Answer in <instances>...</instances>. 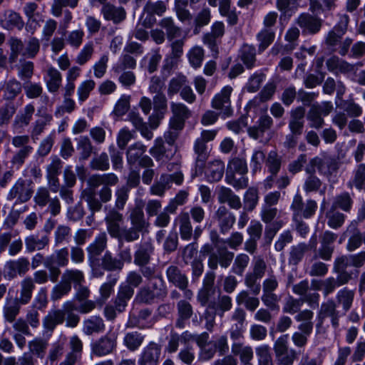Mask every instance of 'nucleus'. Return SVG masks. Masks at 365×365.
<instances>
[{"mask_svg": "<svg viewBox=\"0 0 365 365\" xmlns=\"http://www.w3.org/2000/svg\"><path fill=\"white\" fill-rule=\"evenodd\" d=\"M179 319L176 322V326L180 329L184 328V321L188 319L192 313V307L189 302L181 300L178 304Z\"/></svg>", "mask_w": 365, "mask_h": 365, "instance_id": "a19ab883", "label": "nucleus"}, {"mask_svg": "<svg viewBox=\"0 0 365 365\" xmlns=\"http://www.w3.org/2000/svg\"><path fill=\"white\" fill-rule=\"evenodd\" d=\"M187 56L190 65L195 68H199L204 58V50L200 46H194L187 53Z\"/></svg>", "mask_w": 365, "mask_h": 365, "instance_id": "4d7b16f0", "label": "nucleus"}, {"mask_svg": "<svg viewBox=\"0 0 365 365\" xmlns=\"http://www.w3.org/2000/svg\"><path fill=\"white\" fill-rule=\"evenodd\" d=\"M16 109L17 106L13 101L7 102L0 107V126L9 123Z\"/></svg>", "mask_w": 365, "mask_h": 365, "instance_id": "de8ad7c7", "label": "nucleus"}, {"mask_svg": "<svg viewBox=\"0 0 365 365\" xmlns=\"http://www.w3.org/2000/svg\"><path fill=\"white\" fill-rule=\"evenodd\" d=\"M177 130L171 129L165 133L164 142L162 138L155 140L154 145L150 149V155L161 164L170 162L167 168L169 171L177 169L180 164V156L174 145L178 137Z\"/></svg>", "mask_w": 365, "mask_h": 365, "instance_id": "f257e3e1", "label": "nucleus"}, {"mask_svg": "<svg viewBox=\"0 0 365 365\" xmlns=\"http://www.w3.org/2000/svg\"><path fill=\"white\" fill-rule=\"evenodd\" d=\"M327 317L330 318L333 327H338L340 314L336 310V304L332 299H329L321 304L320 309L317 317L318 321L317 326H322L324 319Z\"/></svg>", "mask_w": 365, "mask_h": 365, "instance_id": "1a4fd4ad", "label": "nucleus"}, {"mask_svg": "<svg viewBox=\"0 0 365 365\" xmlns=\"http://www.w3.org/2000/svg\"><path fill=\"white\" fill-rule=\"evenodd\" d=\"M48 243L49 238L47 235L39 237L38 235H31L25 238V246L28 252L43 250Z\"/></svg>", "mask_w": 365, "mask_h": 365, "instance_id": "b1692460", "label": "nucleus"}, {"mask_svg": "<svg viewBox=\"0 0 365 365\" xmlns=\"http://www.w3.org/2000/svg\"><path fill=\"white\" fill-rule=\"evenodd\" d=\"M114 347V339L112 334L101 338L93 346V352L98 356H104L110 353Z\"/></svg>", "mask_w": 365, "mask_h": 365, "instance_id": "4be33fe9", "label": "nucleus"}, {"mask_svg": "<svg viewBox=\"0 0 365 365\" xmlns=\"http://www.w3.org/2000/svg\"><path fill=\"white\" fill-rule=\"evenodd\" d=\"M21 83L16 79H11L6 82L3 86L1 91L3 92V98L12 101L19 94L21 93Z\"/></svg>", "mask_w": 365, "mask_h": 365, "instance_id": "cd10ccee", "label": "nucleus"}, {"mask_svg": "<svg viewBox=\"0 0 365 365\" xmlns=\"http://www.w3.org/2000/svg\"><path fill=\"white\" fill-rule=\"evenodd\" d=\"M106 234L101 233L87 247L88 258L91 267H93L98 262V257L106 248Z\"/></svg>", "mask_w": 365, "mask_h": 365, "instance_id": "ddd939ff", "label": "nucleus"}, {"mask_svg": "<svg viewBox=\"0 0 365 365\" xmlns=\"http://www.w3.org/2000/svg\"><path fill=\"white\" fill-rule=\"evenodd\" d=\"M259 201V192L257 187H250L243 196L244 209L247 211L253 210Z\"/></svg>", "mask_w": 365, "mask_h": 365, "instance_id": "2f4dec72", "label": "nucleus"}, {"mask_svg": "<svg viewBox=\"0 0 365 365\" xmlns=\"http://www.w3.org/2000/svg\"><path fill=\"white\" fill-rule=\"evenodd\" d=\"M30 269V262L28 258L22 257L17 259L6 262L4 268V277L12 280L18 275H25Z\"/></svg>", "mask_w": 365, "mask_h": 365, "instance_id": "423d86ee", "label": "nucleus"}, {"mask_svg": "<svg viewBox=\"0 0 365 365\" xmlns=\"http://www.w3.org/2000/svg\"><path fill=\"white\" fill-rule=\"evenodd\" d=\"M214 280L215 275L212 273L207 274L204 278L203 286L197 295V299L202 306L215 301V295L219 294V292L214 287Z\"/></svg>", "mask_w": 365, "mask_h": 365, "instance_id": "f8f14e48", "label": "nucleus"}, {"mask_svg": "<svg viewBox=\"0 0 365 365\" xmlns=\"http://www.w3.org/2000/svg\"><path fill=\"white\" fill-rule=\"evenodd\" d=\"M160 26L166 30L168 38L170 40L175 37L180 36V29L175 26L173 24V20L170 18H165L162 19Z\"/></svg>", "mask_w": 365, "mask_h": 365, "instance_id": "69168bd1", "label": "nucleus"}, {"mask_svg": "<svg viewBox=\"0 0 365 365\" xmlns=\"http://www.w3.org/2000/svg\"><path fill=\"white\" fill-rule=\"evenodd\" d=\"M257 127H250L248 130L250 135L254 139H258L272 124V119L269 115H262L259 119Z\"/></svg>", "mask_w": 365, "mask_h": 365, "instance_id": "72a5a7b5", "label": "nucleus"}, {"mask_svg": "<svg viewBox=\"0 0 365 365\" xmlns=\"http://www.w3.org/2000/svg\"><path fill=\"white\" fill-rule=\"evenodd\" d=\"M63 323V315L61 309L48 312L43 319V326L47 331L53 332L56 326Z\"/></svg>", "mask_w": 365, "mask_h": 365, "instance_id": "6ab92c4d", "label": "nucleus"}, {"mask_svg": "<svg viewBox=\"0 0 365 365\" xmlns=\"http://www.w3.org/2000/svg\"><path fill=\"white\" fill-rule=\"evenodd\" d=\"M104 329V324L103 319L96 316L83 322V332L86 335H91L93 333H98Z\"/></svg>", "mask_w": 365, "mask_h": 365, "instance_id": "7c9ffc66", "label": "nucleus"}, {"mask_svg": "<svg viewBox=\"0 0 365 365\" xmlns=\"http://www.w3.org/2000/svg\"><path fill=\"white\" fill-rule=\"evenodd\" d=\"M275 36V31L274 28H263L257 36V41H259V50L263 51L265 50L274 41Z\"/></svg>", "mask_w": 365, "mask_h": 365, "instance_id": "c9c22d12", "label": "nucleus"}, {"mask_svg": "<svg viewBox=\"0 0 365 365\" xmlns=\"http://www.w3.org/2000/svg\"><path fill=\"white\" fill-rule=\"evenodd\" d=\"M24 26V22L19 14L13 11H8V14L6 15L5 18L4 28L8 30L14 29L21 30Z\"/></svg>", "mask_w": 365, "mask_h": 365, "instance_id": "79ce46f5", "label": "nucleus"}, {"mask_svg": "<svg viewBox=\"0 0 365 365\" xmlns=\"http://www.w3.org/2000/svg\"><path fill=\"white\" fill-rule=\"evenodd\" d=\"M232 306L231 298L226 295L220 296L218 294L217 301L210 302L205 312L207 329L211 331L213 328L216 315L222 317L225 312L232 308Z\"/></svg>", "mask_w": 365, "mask_h": 365, "instance_id": "7ed1b4c3", "label": "nucleus"}, {"mask_svg": "<svg viewBox=\"0 0 365 365\" xmlns=\"http://www.w3.org/2000/svg\"><path fill=\"white\" fill-rule=\"evenodd\" d=\"M232 352L235 355H239L242 363L244 365L250 361L253 358V351L250 346H244L240 344L235 343L232 346Z\"/></svg>", "mask_w": 365, "mask_h": 365, "instance_id": "09e8293b", "label": "nucleus"}, {"mask_svg": "<svg viewBox=\"0 0 365 365\" xmlns=\"http://www.w3.org/2000/svg\"><path fill=\"white\" fill-rule=\"evenodd\" d=\"M169 174H162L160 179L150 187V192L153 195L163 196L165 192L170 187Z\"/></svg>", "mask_w": 365, "mask_h": 365, "instance_id": "f704fd0d", "label": "nucleus"}, {"mask_svg": "<svg viewBox=\"0 0 365 365\" xmlns=\"http://www.w3.org/2000/svg\"><path fill=\"white\" fill-rule=\"evenodd\" d=\"M226 182L237 189H242L248 185V178L246 174L237 175L226 174L225 176Z\"/></svg>", "mask_w": 365, "mask_h": 365, "instance_id": "e2e57ef3", "label": "nucleus"}, {"mask_svg": "<svg viewBox=\"0 0 365 365\" xmlns=\"http://www.w3.org/2000/svg\"><path fill=\"white\" fill-rule=\"evenodd\" d=\"M240 58L247 68L254 66L255 61V48L252 46L244 45L240 50Z\"/></svg>", "mask_w": 365, "mask_h": 365, "instance_id": "3c124183", "label": "nucleus"}, {"mask_svg": "<svg viewBox=\"0 0 365 365\" xmlns=\"http://www.w3.org/2000/svg\"><path fill=\"white\" fill-rule=\"evenodd\" d=\"M265 267L266 265L262 259H255L253 262L252 272H250L246 275V285L252 289L255 294H259L260 291V285L259 283H257V281L263 277Z\"/></svg>", "mask_w": 365, "mask_h": 365, "instance_id": "9b49d317", "label": "nucleus"}, {"mask_svg": "<svg viewBox=\"0 0 365 365\" xmlns=\"http://www.w3.org/2000/svg\"><path fill=\"white\" fill-rule=\"evenodd\" d=\"M61 279L72 289L85 282V277L82 271L79 269H66L61 274Z\"/></svg>", "mask_w": 365, "mask_h": 365, "instance_id": "412c9836", "label": "nucleus"}, {"mask_svg": "<svg viewBox=\"0 0 365 365\" xmlns=\"http://www.w3.org/2000/svg\"><path fill=\"white\" fill-rule=\"evenodd\" d=\"M364 262L365 251H362L355 255H349L338 257L334 262V269L336 272H342L349 266L360 267ZM339 277L340 279H343L341 284L346 283L349 278V277L344 273H341Z\"/></svg>", "mask_w": 365, "mask_h": 365, "instance_id": "20e7f679", "label": "nucleus"}, {"mask_svg": "<svg viewBox=\"0 0 365 365\" xmlns=\"http://www.w3.org/2000/svg\"><path fill=\"white\" fill-rule=\"evenodd\" d=\"M69 264V252L67 247L56 250L53 254L46 257L44 267L50 272V279L57 282L61 271L60 267H64Z\"/></svg>", "mask_w": 365, "mask_h": 365, "instance_id": "f03ea898", "label": "nucleus"}, {"mask_svg": "<svg viewBox=\"0 0 365 365\" xmlns=\"http://www.w3.org/2000/svg\"><path fill=\"white\" fill-rule=\"evenodd\" d=\"M36 286L32 277L27 276L20 282V296L19 297L22 304H28L32 298L33 292Z\"/></svg>", "mask_w": 365, "mask_h": 365, "instance_id": "393cba45", "label": "nucleus"}, {"mask_svg": "<svg viewBox=\"0 0 365 365\" xmlns=\"http://www.w3.org/2000/svg\"><path fill=\"white\" fill-rule=\"evenodd\" d=\"M183 40L179 39L174 41L172 43V54L170 58H167L165 59V64L164 66V69L171 68L176 63L177 60L180 58L183 53Z\"/></svg>", "mask_w": 365, "mask_h": 365, "instance_id": "e433bc0d", "label": "nucleus"}, {"mask_svg": "<svg viewBox=\"0 0 365 365\" xmlns=\"http://www.w3.org/2000/svg\"><path fill=\"white\" fill-rule=\"evenodd\" d=\"M365 181V165L359 164L356 166L354 171V178L352 180V185L356 188L361 190L364 187Z\"/></svg>", "mask_w": 365, "mask_h": 365, "instance_id": "774afa93", "label": "nucleus"}, {"mask_svg": "<svg viewBox=\"0 0 365 365\" xmlns=\"http://www.w3.org/2000/svg\"><path fill=\"white\" fill-rule=\"evenodd\" d=\"M309 288V283L307 280L301 281L299 284H295L292 290L293 292L299 295L303 296L304 299L311 304L312 302H315L318 304L319 294L318 293H313L312 294H307V292Z\"/></svg>", "mask_w": 365, "mask_h": 365, "instance_id": "473e14b6", "label": "nucleus"}, {"mask_svg": "<svg viewBox=\"0 0 365 365\" xmlns=\"http://www.w3.org/2000/svg\"><path fill=\"white\" fill-rule=\"evenodd\" d=\"M167 277L168 281L173 284L175 287L182 290H185L187 286V278L185 274L181 273L179 269L175 266H170L168 268Z\"/></svg>", "mask_w": 365, "mask_h": 365, "instance_id": "aec40b11", "label": "nucleus"}, {"mask_svg": "<svg viewBox=\"0 0 365 365\" xmlns=\"http://www.w3.org/2000/svg\"><path fill=\"white\" fill-rule=\"evenodd\" d=\"M69 346L71 351L67 355L73 358L76 357V359L79 361L81 358L83 350V343L81 339L77 336H73L70 339Z\"/></svg>", "mask_w": 365, "mask_h": 365, "instance_id": "0e129e2a", "label": "nucleus"}, {"mask_svg": "<svg viewBox=\"0 0 365 365\" xmlns=\"http://www.w3.org/2000/svg\"><path fill=\"white\" fill-rule=\"evenodd\" d=\"M61 309L63 315V322L66 320V326L71 328L77 327L80 322V317L74 313V311H77V307L74 302L71 301L65 302Z\"/></svg>", "mask_w": 365, "mask_h": 365, "instance_id": "f3484780", "label": "nucleus"}, {"mask_svg": "<svg viewBox=\"0 0 365 365\" xmlns=\"http://www.w3.org/2000/svg\"><path fill=\"white\" fill-rule=\"evenodd\" d=\"M34 112L35 108L32 104L26 105L24 110L16 116L15 123L19 124L21 127L28 125L32 119Z\"/></svg>", "mask_w": 365, "mask_h": 365, "instance_id": "864d4df0", "label": "nucleus"}, {"mask_svg": "<svg viewBox=\"0 0 365 365\" xmlns=\"http://www.w3.org/2000/svg\"><path fill=\"white\" fill-rule=\"evenodd\" d=\"M247 172L246 160L240 158H234L228 163L226 174L242 175Z\"/></svg>", "mask_w": 365, "mask_h": 365, "instance_id": "4c0bfd02", "label": "nucleus"}, {"mask_svg": "<svg viewBox=\"0 0 365 365\" xmlns=\"http://www.w3.org/2000/svg\"><path fill=\"white\" fill-rule=\"evenodd\" d=\"M160 350L155 343H150L145 347L138 359V365H157Z\"/></svg>", "mask_w": 365, "mask_h": 365, "instance_id": "2eb2a0df", "label": "nucleus"}, {"mask_svg": "<svg viewBox=\"0 0 365 365\" xmlns=\"http://www.w3.org/2000/svg\"><path fill=\"white\" fill-rule=\"evenodd\" d=\"M249 262L250 257L247 255L242 253L237 255L232 267V272L237 275H242Z\"/></svg>", "mask_w": 365, "mask_h": 365, "instance_id": "680f3d73", "label": "nucleus"}, {"mask_svg": "<svg viewBox=\"0 0 365 365\" xmlns=\"http://www.w3.org/2000/svg\"><path fill=\"white\" fill-rule=\"evenodd\" d=\"M221 231L225 233L227 232L235 222V215L229 212L225 207H220L217 211Z\"/></svg>", "mask_w": 365, "mask_h": 365, "instance_id": "c85d7f7f", "label": "nucleus"}, {"mask_svg": "<svg viewBox=\"0 0 365 365\" xmlns=\"http://www.w3.org/2000/svg\"><path fill=\"white\" fill-rule=\"evenodd\" d=\"M21 302L19 298L8 299L4 308V313L5 319L9 322H13L18 315Z\"/></svg>", "mask_w": 365, "mask_h": 365, "instance_id": "c756f323", "label": "nucleus"}, {"mask_svg": "<svg viewBox=\"0 0 365 365\" xmlns=\"http://www.w3.org/2000/svg\"><path fill=\"white\" fill-rule=\"evenodd\" d=\"M218 197L220 202L227 203L232 209L239 210L242 206L240 197L230 188L222 187L219 192Z\"/></svg>", "mask_w": 365, "mask_h": 365, "instance_id": "bb28decb", "label": "nucleus"}, {"mask_svg": "<svg viewBox=\"0 0 365 365\" xmlns=\"http://www.w3.org/2000/svg\"><path fill=\"white\" fill-rule=\"evenodd\" d=\"M346 231L351 233V236L348 240L346 249L348 251L352 252L361 246L362 242V235L357 229V222L355 220L351 222Z\"/></svg>", "mask_w": 365, "mask_h": 365, "instance_id": "a878e982", "label": "nucleus"}, {"mask_svg": "<svg viewBox=\"0 0 365 365\" xmlns=\"http://www.w3.org/2000/svg\"><path fill=\"white\" fill-rule=\"evenodd\" d=\"M31 185V180L19 178L10 189L7 195V200L16 199V204L29 201L34 192Z\"/></svg>", "mask_w": 365, "mask_h": 365, "instance_id": "39448f33", "label": "nucleus"}, {"mask_svg": "<svg viewBox=\"0 0 365 365\" xmlns=\"http://www.w3.org/2000/svg\"><path fill=\"white\" fill-rule=\"evenodd\" d=\"M282 164V158L277 154L276 150H271L268 153L265 160L266 167L268 171L272 175H276L279 172Z\"/></svg>", "mask_w": 365, "mask_h": 365, "instance_id": "c03bdc74", "label": "nucleus"}, {"mask_svg": "<svg viewBox=\"0 0 365 365\" xmlns=\"http://www.w3.org/2000/svg\"><path fill=\"white\" fill-rule=\"evenodd\" d=\"M354 292L346 288L340 289L336 294V299L339 304H341L345 312L348 311L354 300Z\"/></svg>", "mask_w": 365, "mask_h": 365, "instance_id": "603ef678", "label": "nucleus"}, {"mask_svg": "<svg viewBox=\"0 0 365 365\" xmlns=\"http://www.w3.org/2000/svg\"><path fill=\"white\" fill-rule=\"evenodd\" d=\"M146 151V147L140 142L132 145L127 151V159L130 164L135 163Z\"/></svg>", "mask_w": 365, "mask_h": 365, "instance_id": "a18cd8bd", "label": "nucleus"}, {"mask_svg": "<svg viewBox=\"0 0 365 365\" xmlns=\"http://www.w3.org/2000/svg\"><path fill=\"white\" fill-rule=\"evenodd\" d=\"M174 225L179 227L180 237L188 241L192 235V227L187 212L180 213L174 220Z\"/></svg>", "mask_w": 365, "mask_h": 365, "instance_id": "dca6fc26", "label": "nucleus"}, {"mask_svg": "<svg viewBox=\"0 0 365 365\" xmlns=\"http://www.w3.org/2000/svg\"><path fill=\"white\" fill-rule=\"evenodd\" d=\"M211 19V11L207 7L202 8L195 16L194 19L195 33H197L200 28L207 25Z\"/></svg>", "mask_w": 365, "mask_h": 365, "instance_id": "49530a36", "label": "nucleus"}, {"mask_svg": "<svg viewBox=\"0 0 365 365\" xmlns=\"http://www.w3.org/2000/svg\"><path fill=\"white\" fill-rule=\"evenodd\" d=\"M144 336L137 331L127 333L123 339L125 346L130 351L137 350L142 344Z\"/></svg>", "mask_w": 365, "mask_h": 365, "instance_id": "ea45409f", "label": "nucleus"}, {"mask_svg": "<svg viewBox=\"0 0 365 365\" xmlns=\"http://www.w3.org/2000/svg\"><path fill=\"white\" fill-rule=\"evenodd\" d=\"M173 116L170 120V129L180 130L183 128L185 122L189 118L190 111L187 107L182 103H171Z\"/></svg>", "mask_w": 365, "mask_h": 365, "instance_id": "9d476101", "label": "nucleus"}, {"mask_svg": "<svg viewBox=\"0 0 365 365\" xmlns=\"http://www.w3.org/2000/svg\"><path fill=\"white\" fill-rule=\"evenodd\" d=\"M30 352L40 359H43L46 354L48 343L42 339H35L29 342Z\"/></svg>", "mask_w": 365, "mask_h": 365, "instance_id": "13d9d810", "label": "nucleus"}, {"mask_svg": "<svg viewBox=\"0 0 365 365\" xmlns=\"http://www.w3.org/2000/svg\"><path fill=\"white\" fill-rule=\"evenodd\" d=\"M236 301L239 304H244L246 308L250 311H254L259 304L257 298L250 297L246 291H242L239 293L236 297Z\"/></svg>", "mask_w": 365, "mask_h": 365, "instance_id": "5fc2aeb1", "label": "nucleus"}, {"mask_svg": "<svg viewBox=\"0 0 365 365\" xmlns=\"http://www.w3.org/2000/svg\"><path fill=\"white\" fill-rule=\"evenodd\" d=\"M48 78L46 81V85L48 91L51 93L56 92L61 85V74L54 68H50L48 71Z\"/></svg>", "mask_w": 365, "mask_h": 365, "instance_id": "37998d69", "label": "nucleus"}, {"mask_svg": "<svg viewBox=\"0 0 365 365\" xmlns=\"http://www.w3.org/2000/svg\"><path fill=\"white\" fill-rule=\"evenodd\" d=\"M165 4L162 1H157L156 2L148 1L144 6L143 12L150 16L154 14L161 16L165 12Z\"/></svg>", "mask_w": 365, "mask_h": 365, "instance_id": "338daca9", "label": "nucleus"}, {"mask_svg": "<svg viewBox=\"0 0 365 365\" xmlns=\"http://www.w3.org/2000/svg\"><path fill=\"white\" fill-rule=\"evenodd\" d=\"M328 70L334 73H349L354 71V66L337 56H332L327 61Z\"/></svg>", "mask_w": 365, "mask_h": 365, "instance_id": "a211bd4d", "label": "nucleus"}, {"mask_svg": "<svg viewBox=\"0 0 365 365\" xmlns=\"http://www.w3.org/2000/svg\"><path fill=\"white\" fill-rule=\"evenodd\" d=\"M297 24L304 34H316L321 29V21L317 18L309 14H302L297 19Z\"/></svg>", "mask_w": 365, "mask_h": 365, "instance_id": "4468645a", "label": "nucleus"}, {"mask_svg": "<svg viewBox=\"0 0 365 365\" xmlns=\"http://www.w3.org/2000/svg\"><path fill=\"white\" fill-rule=\"evenodd\" d=\"M161 60V55L158 50H153L148 53L143 58V62L145 64L148 61L147 69L150 73L156 71L158 65Z\"/></svg>", "mask_w": 365, "mask_h": 365, "instance_id": "bf43d9fd", "label": "nucleus"}, {"mask_svg": "<svg viewBox=\"0 0 365 365\" xmlns=\"http://www.w3.org/2000/svg\"><path fill=\"white\" fill-rule=\"evenodd\" d=\"M314 313L309 309H304L295 316L297 322H299L298 329L300 331L311 334L313 329Z\"/></svg>", "mask_w": 365, "mask_h": 365, "instance_id": "5701e85b", "label": "nucleus"}, {"mask_svg": "<svg viewBox=\"0 0 365 365\" xmlns=\"http://www.w3.org/2000/svg\"><path fill=\"white\" fill-rule=\"evenodd\" d=\"M9 44L11 48V54L9 56V62L14 63L17 57L19 54H22L24 53V45L23 42L16 38H11L9 40Z\"/></svg>", "mask_w": 365, "mask_h": 365, "instance_id": "052dcab7", "label": "nucleus"}, {"mask_svg": "<svg viewBox=\"0 0 365 365\" xmlns=\"http://www.w3.org/2000/svg\"><path fill=\"white\" fill-rule=\"evenodd\" d=\"M77 140V149L79 151L80 160L88 159L93 150L90 139L87 136H81Z\"/></svg>", "mask_w": 365, "mask_h": 365, "instance_id": "58836bf2", "label": "nucleus"}, {"mask_svg": "<svg viewBox=\"0 0 365 365\" xmlns=\"http://www.w3.org/2000/svg\"><path fill=\"white\" fill-rule=\"evenodd\" d=\"M71 291V287L61 279V281L52 288L51 299L53 302L58 301L64 296L68 295Z\"/></svg>", "mask_w": 365, "mask_h": 365, "instance_id": "6e6d98bb", "label": "nucleus"}, {"mask_svg": "<svg viewBox=\"0 0 365 365\" xmlns=\"http://www.w3.org/2000/svg\"><path fill=\"white\" fill-rule=\"evenodd\" d=\"M225 172V163L219 160L209 161L207 164L202 169V165L196 166L195 175H201L202 173L208 182H217L223 176Z\"/></svg>", "mask_w": 365, "mask_h": 365, "instance_id": "0eeeda50", "label": "nucleus"}, {"mask_svg": "<svg viewBox=\"0 0 365 365\" xmlns=\"http://www.w3.org/2000/svg\"><path fill=\"white\" fill-rule=\"evenodd\" d=\"M79 0H53L51 6V13L53 16L59 17L62 14L63 7L74 9L78 6Z\"/></svg>", "mask_w": 365, "mask_h": 365, "instance_id": "8fccbe9b", "label": "nucleus"}, {"mask_svg": "<svg viewBox=\"0 0 365 365\" xmlns=\"http://www.w3.org/2000/svg\"><path fill=\"white\" fill-rule=\"evenodd\" d=\"M232 88L230 86H224L221 91L217 93L212 101V106L221 110L224 118L229 116L231 113L230 95Z\"/></svg>", "mask_w": 365, "mask_h": 365, "instance_id": "6e6552de", "label": "nucleus"}]
</instances>
